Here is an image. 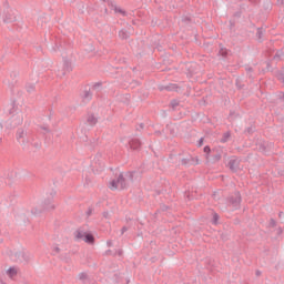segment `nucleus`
Segmentation results:
<instances>
[{
  "mask_svg": "<svg viewBox=\"0 0 284 284\" xmlns=\"http://www.w3.org/2000/svg\"><path fill=\"white\" fill-rule=\"evenodd\" d=\"M220 54H222L223 57H226L227 55V49H221Z\"/></svg>",
  "mask_w": 284,
  "mask_h": 284,
  "instance_id": "33",
  "label": "nucleus"
},
{
  "mask_svg": "<svg viewBox=\"0 0 284 284\" xmlns=\"http://www.w3.org/2000/svg\"><path fill=\"white\" fill-rule=\"evenodd\" d=\"M108 247H112V241L106 242Z\"/></svg>",
  "mask_w": 284,
  "mask_h": 284,
  "instance_id": "42",
  "label": "nucleus"
},
{
  "mask_svg": "<svg viewBox=\"0 0 284 284\" xmlns=\"http://www.w3.org/2000/svg\"><path fill=\"white\" fill-rule=\"evenodd\" d=\"M3 131V124L0 123V133Z\"/></svg>",
  "mask_w": 284,
  "mask_h": 284,
  "instance_id": "44",
  "label": "nucleus"
},
{
  "mask_svg": "<svg viewBox=\"0 0 284 284\" xmlns=\"http://www.w3.org/2000/svg\"><path fill=\"white\" fill-rule=\"evenodd\" d=\"M256 276H261V271H256Z\"/></svg>",
  "mask_w": 284,
  "mask_h": 284,
  "instance_id": "46",
  "label": "nucleus"
},
{
  "mask_svg": "<svg viewBox=\"0 0 284 284\" xmlns=\"http://www.w3.org/2000/svg\"><path fill=\"white\" fill-rule=\"evenodd\" d=\"M7 274L10 278H14V276H17V268L14 266L9 267Z\"/></svg>",
  "mask_w": 284,
  "mask_h": 284,
  "instance_id": "16",
  "label": "nucleus"
},
{
  "mask_svg": "<svg viewBox=\"0 0 284 284\" xmlns=\"http://www.w3.org/2000/svg\"><path fill=\"white\" fill-rule=\"evenodd\" d=\"M181 164L185 168H190V165H199V158H192V155L183 158Z\"/></svg>",
  "mask_w": 284,
  "mask_h": 284,
  "instance_id": "7",
  "label": "nucleus"
},
{
  "mask_svg": "<svg viewBox=\"0 0 284 284\" xmlns=\"http://www.w3.org/2000/svg\"><path fill=\"white\" fill-rule=\"evenodd\" d=\"M11 261L13 263H20L21 265H28V261H30V255H28V251H16L10 254Z\"/></svg>",
  "mask_w": 284,
  "mask_h": 284,
  "instance_id": "4",
  "label": "nucleus"
},
{
  "mask_svg": "<svg viewBox=\"0 0 284 284\" xmlns=\"http://www.w3.org/2000/svg\"><path fill=\"white\" fill-rule=\"evenodd\" d=\"M14 21H17V13H14L13 11H8L3 17V22L14 23Z\"/></svg>",
  "mask_w": 284,
  "mask_h": 284,
  "instance_id": "9",
  "label": "nucleus"
},
{
  "mask_svg": "<svg viewBox=\"0 0 284 284\" xmlns=\"http://www.w3.org/2000/svg\"><path fill=\"white\" fill-rule=\"evenodd\" d=\"M90 214H91V211L88 212V215H89V216H90Z\"/></svg>",
  "mask_w": 284,
  "mask_h": 284,
  "instance_id": "49",
  "label": "nucleus"
},
{
  "mask_svg": "<svg viewBox=\"0 0 284 284\" xmlns=\"http://www.w3.org/2000/svg\"><path fill=\"white\" fill-rule=\"evenodd\" d=\"M241 192H235L229 197V203L234 207V210H239L241 207Z\"/></svg>",
  "mask_w": 284,
  "mask_h": 284,
  "instance_id": "5",
  "label": "nucleus"
},
{
  "mask_svg": "<svg viewBox=\"0 0 284 284\" xmlns=\"http://www.w3.org/2000/svg\"><path fill=\"white\" fill-rule=\"evenodd\" d=\"M87 123L88 125H91V128H94V125L99 123V118H97L93 113H89L87 116Z\"/></svg>",
  "mask_w": 284,
  "mask_h": 284,
  "instance_id": "10",
  "label": "nucleus"
},
{
  "mask_svg": "<svg viewBox=\"0 0 284 284\" xmlns=\"http://www.w3.org/2000/svg\"><path fill=\"white\" fill-rule=\"evenodd\" d=\"M105 254L108 255V254H112V251L111 250H108L106 252H105Z\"/></svg>",
  "mask_w": 284,
  "mask_h": 284,
  "instance_id": "45",
  "label": "nucleus"
},
{
  "mask_svg": "<svg viewBox=\"0 0 284 284\" xmlns=\"http://www.w3.org/2000/svg\"><path fill=\"white\" fill-rule=\"evenodd\" d=\"M171 108H172V110H176V108H179V102L176 100H172Z\"/></svg>",
  "mask_w": 284,
  "mask_h": 284,
  "instance_id": "30",
  "label": "nucleus"
},
{
  "mask_svg": "<svg viewBox=\"0 0 284 284\" xmlns=\"http://www.w3.org/2000/svg\"><path fill=\"white\" fill-rule=\"evenodd\" d=\"M183 21H190V18H184Z\"/></svg>",
  "mask_w": 284,
  "mask_h": 284,
  "instance_id": "47",
  "label": "nucleus"
},
{
  "mask_svg": "<svg viewBox=\"0 0 284 284\" xmlns=\"http://www.w3.org/2000/svg\"><path fill=\"white\" fill-rule=\"evenodd\" d=\"M125 232H128V227H126V226H123V227L121 229V235L125 234Z\"/></svg>",
  "mask_w": 284,
  "mask_h": 284,
  "instance_id": "37",
  "label": "nucleus"
},
{
  "mask_svg": "<svg viewBox=\"0 0 284 284\" xmlns=\"http://www.w3.org/2000/svg\"><path fill=\"white\" fill-rule=\"evenodd\" d=\"M276 78L281 83H284V72H277Z\"/></svg>",
  "mask_w": 284,
  "mask_h": 284,
  "instance_id": "27",
  "label": "nucleus"
},
{
  "mask_svg": "<svg viewBox=\"0 0 284 284\" xmlns=\"http://www.w3.org/2000/svg\"><path fill=\"white\" fill-rule=\"evenodd\" d=\"M114 12H119L122 17H125L128 14L123 9L119 7H114Z\"/></svg>",
  "mask_w": 284,
  "mask_h": 284,
  "instance_id": "26",
  "label": "nucleus"
},
{
  "mask_svg": "<svg viewBox=\"0 0 284 284\" xmlns=\"http://www.w3.org/2000/svg\"><path fill=\"white\" fill-rule=\"evenodd\" d=\"M84 243H89V245H92V243H94V235H92V233H87L84 235Z\"/></svg>",
  "mask_w": 284,
  "mask_h": 284,
  "instance_id": "15",
  "label": "nucleus"
},
{
  "mask_svg": "<svg viewBox=\"0 0 284 284\" xmlns=\"http://www.w3.org/2000/svg\"><path fill=\"white\" fill-rule=\"evenodd\" d=\"M82 101L84 103H89V101H92V92L90 90H85L82 94Z\"/></svg>",
  "mask_w": 284,
  "mask_h": 284,
  "instance_id": "12",
  "label": "nucleus"
},
{
  "mask_svg": "<svg viewBox=\"0 0 284 284\" xmlns=\"http://www.w3.org/2000/svg\"><path fill=\"white\" fill-rule=\"evenodd\" d=\"M14 77H17V73H14Z\"/></svg>",
  "mask_w": 284,
  "mask_h": 284,
  "instance_id": "51",
  "label": "nucleus"
},
{
  "mask_svg": "<svg viewBox=\"0 0 284 284\" xmlns=\"http://www.w3.org/2000/svg\"><path fill=\"white\" fill-rule=\"evenodd\" d=\"M44 210H54V205H52V200L44 201Z\"/></svg>",
  "mask_w": 284,
  "mask_h": 284,
  "instance_id": "21",
  "label": "nucleus"
},
{
  "mask_svg": "<svg viewBox=\"0 0 284 284\" xmlns=\"http://www.w3.org/2000/svg\"><path fill=\"white\" fill-rule=\"evenodd\" d=\"M203 151L206 153V159H210V152H212V149H210V145L204 146Z\"/></svg>",
  "mask_w": 284,
  "mask_h": 284,
  "instance_id": "28",
  "label": "nucleus"
},
{
  "mask_svg": "<svg viewBox=\"0 0 284 284\" xmlns=\"http://www.w3.org/2000/svg\"><path fill=\"white\" fill-rule=\"evenodd\" d=\"M227 168L231 170V172H236L241 168V160L239 158H231Z\"/></svg>",
  "mask_w": 284,
  "mask_h": 284,
  "instance_id": "6",
  "label": "nucleus"
},
{
  "mask_svg": "<svg viewBox=\"0 0 284 284\" xmlns=\"http://www.w3.org/2000/svg\"><path fill=\"white\" fill-rule=\"evenodd\" d=\"M61 253V248L59 246H53L52 254L53 256H57V254Z\"/></svg>",
  "mask_w": 284,
  "mask_h": 284,
  "instance_id": "29",
  "label": "nucleus"
},
{
  "mask_svg": "<svg viewBox=\"0 0 284 284\" xmlns=\"http://www.w3.org/2000/svg\"><path fill=\"white\" fill-rule=\"evenodd\" d=\"M41 130H43V134H50V129H48V126H41Z\"/></svg>",
  "mask_w": 284,
  "mask_h": 284,
  "instance_id": "32",
  "label": "nucleus"
},
{
  "mask_svg": "<svg viewBox=\"0 0 284 284\" xmlns=\"http://www.w3.org/2000/svg\"><path fill=\"white\" fill-rule=\"evenodd\" d=\"M284 57L283 50H278L275 55H274V60L275 61H282Z\"/></svg>",
  "mask_w": 284,
  "mask_h": 284,
  "instance_id": "20",
  "label": "nucleus"
},
{
  "mask_svg": "<svg viewBox=\"0 0 284 284\" xmlns=\"http://www.w3.org/2000/svg\"><path fill=\"white\" fill-rule=\"evenodd\" d=\"M16 139L24 152H37V150L41 149V142L34 141V138L26 129H18Z\"/></svg>",
  "mask_w": 284,
  "mask_h": 284,
  "instance_id": "1",
  "label": "nucleus"
},
{
  "mask_svg": "<svg viewBox=\"0 0 284 284\" xmlns=\"http://www.w3.org/2000/svg\"><path fill=\"white\" fill-rule=\"evenodd\" d=\"M63 74H65V72H72V62H70V60H63Z\"/></svg>",
  "mask_w": 284,
  "mask_h": 284,
  "instance_id": "13",
  "label": "nucleus"
},
{
  "mask_svg": "<svg viewBox=\"0 0 284 284\" xmlns=\"http://www.w3.org/2000/svg\"><path fill=\"white\" fill-rule=\"evenodd\" d=\"M213 163H219V161L222 159L221 153H215L210 155Z\"/></svg>",
  "mask_w": 284,
  "mask_h": 284,
  "instance_id": "19",
  "label": "nucleus"
},
{
  "mask_svg": "<svg viewBox=\"0 0 284 284\" xmlns=\"http://www.w3.org/2000/svg\"><path fill=\"white\" fill-rule=\"evenodd\" d=\"M140 128H143V124H140Z\"/></svg>",
  "mask_w": 284,
  "mask_h": 284,
  "instance_id": "50",
  "label": "nucleus"
},
{
  "mask_svg": "<svg viewBox=\"0 0 284 284\" xmlns=\"http://www.w3.org/2000/svg\"><path fill=\"white\" fill-rule=\"evenodd\" d=\"M85 231H82L81 229H78L75 232H74V237H75V241H83L85 239Z\"/></svg>",
  "mask_w": 284,
  "mask_h": 284,
  "instance_id": "11",
  "label": "nucleus"
},
{
  "mask_svg": "<svg viewBox=\"0 0 284 284\" xmlns=\"http://www.w3.org/2000/svg\"><path fill=\"white\" fill-rule=\"evenodd\" d=\"M254 3H258V0H254Z\"/></svg>",
  "mask_w": 284,
  "mask_h": 284,
  "instance_id": "48",
  "label": "nucleus"
},
{
  "mask_svg": "<svg viewBox=\"0 0 284 284\" xmlns=\"http://www.w3.org/2000/svg\"><path fill=\"white\" fill-rule=\"evenodd\" d=\"M123 254V250L118 251V255L121 256Z\"/></svg>",
  "mask_w": 284,
  "mask_h": 284,
  "instance_id": "43",
  "label": "nucleus"
},
{
  "mask_svg": "<svg viewBox=\"0 0 284 284\" xmlns=\"http://www.w3.org/2000/svg\"><path fill=\"white\" fill-rule=\"evenodd\" d=\"M103 217L104 219H110V212H108V211L103 212Z\"/></svg>",
  "mask_w": 284,
  "mask_h": 284,
  "instance_id": "36",
  "label": "nucleus"
},
{
  "mask_svg": "<svg viewBox=\"0 0 284 284\" xmlns=\"http://www.w3.org/2000/svg\"><path fill=\"white\" fill-rule=\"evenodd\" d=\"M203 145V138H201L197 142V148H201Z\"/></svg>",
  "mask_w": 284,
  "mask_h": 284,
  "instance_id": "38",
  "label": "nucleus"
},
{
  "mask_svg": "<svg viewBox=\"0 0 284 284\" xmlns=\"http://www.w3.org/2000/svg\"><path fill=\"white\" fill-rule=\"evenodd\" d=\"M26 88L29 94H32V92H34V89H36L33 83H27Z\"/></svg>",
  "mask_w": 284,
  "mask_h": 284,
  "instance_id": "23",
  "label": "nucleus"
},
{
  "mask_svg": "<svg viewBox=\"0 0 284 284\" xmlns=\"http://www.w3.org/2000/svg\"><path fill=\"white\" fill-rule=\"evenodd\" d=\"M129 148L135 151L141 150V140H139L138 138H131L129 140Z\"/></svg>",
  "mask_w": 284,
  "mask_h": 284,
  "instance_id": "8",
  "label": "nucleus"
},
{
  "mask_svg": "<svg viewBox=\"0 0 284 284\" xmlns=\"http://www.w3.org/2000/svg\"><path fill=\"white\" fill-rule=\"evenodd\" d=\"M9 114H11L10 119V128H18V125H21L23 123V114L21 111L18 110L14 104H11V108L9 109Z\"/></svg>",
  "mask_w": 284,
  "mask_h": 284,
  "instance_id": "3",
  "label": "nucleus"
},
{
  "mask_svg": "<svg viewBox=\"0 0 284 284\" xmlns=\"http://www.w3.org/2000/svg\"><path fill=\"white\" fill-rule=\"evenodd\" d=\"M245 132H247V134H252V132H254V129L252 126H248Z\"/></svg>",
  "mask_w": 284,
  "mask_h": 284,
  "instance_id": "34",
  "label": "nucleus"
},
{
  "mask_svg": "<svg viewBox=\"0 0 284 284\" xmlns=\"http://www.w3.org/2000/svg\"><path fill=\"white\" fill-rule=\"evenodd\" d=\"M219 213H213V220H212V223L213 225H219Z\"/></svg>",
  "mask_w": 284,
  "mask_h": 284,
  "instance_id": "25",
  "label": "nucleus"
},
{
  "mask_svg": "<svg viewBox=\"0 0 284 284\" xmlns=\"http://www.w3.org/2000/svg\"><path fill=\"white\" fill-rule=\"evenodd\" d=\"M31 212H32V214H34L36 216H37L38 214H41V211H39L38 209H34V210H32Z\"/></svg>",
  "mask_w": 284,
  "mask_h": 284,
  "instance_id": "35",
  "label": "nucleus"
},
{
  "mask_svg": "<svg viewBox=\"0 0 284 284\" xmlns=\"http://www.w3.org/2000/svg\"><path fill=\"white\" fill-rule=\"evenodd\" d=\"M179 87L176 84H168L160 88L161 91L166 90V92H174Z\"/></svg>",
  "mask_w": 284,
  "mask_h": 284,
  "instance_id": "14",
  "label": "nucleus"
},
{
  "mask_svg": "<svg viewBox=\"0 0 284 284\" xmlns=\"http://www.w3.org/2000/svg\"><path fill=\"white\" fill-rule=\"evenodd\" d=\"M245 71L248 74L250 79H254V75H252V72H254V69L252 67H246Z\"/></svg>",
  "mask_w": 284,
  "mask_h": 284,
  "instance_id": "24",
  "label": "nucleus"
},
{
  "mask_svg": "<svg viewBox=\"0 0 284 284\" xmlns=\"http://www.w3.org/2000/svg\"><path fill=\"white\" fill-rule=\"evenodd\" d=\"M270 225H271L272 227H275V226H276V221H274V220L272 219Z\"/></svg>",
  "mask_w": 284,
  "mask_h": 284,
  "instance_id": "39",
  "label": "nucleus"
},
{
  "mask_svg": "<svg viewBox=\"0 0 284 284\" xmlns=\"http://www.w3.org/2000/svg\"><path fill=\"white\" fill-rule=\"evenodd\" d=\"M93 88H101V82H98V83H95L94 85H93Z\"/></svg>",
  "mask_w": 284,
  "mask_h": 284,
  "instance_id": "41",
  "label": "nucleus"
},
{
  "mask_svg": "<svg viewBox=\"0 0 284 284\" xmlns=\"http://www.w3.org/2000/svg\"><path fill=\"white\" fill-rule=\"evenodd\" d=\"M277 6H284V0H277Z\"/></svg>",
  "mask_w": 284,
  "mask_h": 284,
  "instance_id": "40",
  "label": "nucleus"
},
{
  "mask_svg": "<svg viewBox=\"0 0 284 284\" xmlns=\"http://www.w3.org/2000/svg\"><path fill=\"white\" fill-rule=\"evenodd\" d=\"M119 37H120V39L125 40V39H128L130 36L128 34V31L121 30V31H119Z\"/></svg>",
  "mask_w": 284,
  "mask_h": 284,
  "instance_id": "22",
  "label": "nucleus"
},
{
  "mask_svg": "<svg viewBox=\"0 0 284 284\" xmlns=\"http://www.w3.org/2000/svg\"><path fill=\"white\" fill-rule=\"evenodd\" d=\"M79 278H80V281H85V278H88V274H85V273H80V274H79Z\"/></svg>",
  "mask_w": 284,
  "mask_h": 284,
  "instance_id": "31",
  "label": "nucleus"
},
{
  "mask_svg": "<svg viewBox=\"0 0 284 284\" xmlns=\"http://www.w3.org/2000/svg\"><path fill=\"white\" fill-rule=\"evenodd\" d=\"M128 179L132 181L134 175L132 173H120L115 180H112L110 183V190H125L128 187Z\"/></svg>",
  "mask_w": 284,
  "mask_h": 284,
  "instance_id": "2",
  "label": "nucleus"
},
{
  "mask_svg": "<svg viewBox=\"0 0 284 284\" xmlns=\"http://www.w3.org/2000/svg\"><path fill=\"white\" fill-rule=\"evenodd\" d=\"M264 34H265V30L263 28H257L256 37L258 41H263Z\"/></svg>",
  "mask_w": 284,
  "mask_h": 284,
  "instance_id": "17",
  "label": "nucleus"
},
{
  "mask_svg": "<svg viewBox=\"0 0 284 284\" xmlns=\"http://www.w3.org/2000/svg\"><path fill=\"white\" fill-rule=\"evenodd\" d=\"M230 136H232V133L230 131L223 133V136L221 139V143H227V141H230Z\"/></svg>",
  "mask_w": 284,
  "mask_h": 284,
  "instance_id": "18",
  "label": "nucleus"
}]
</instances>
